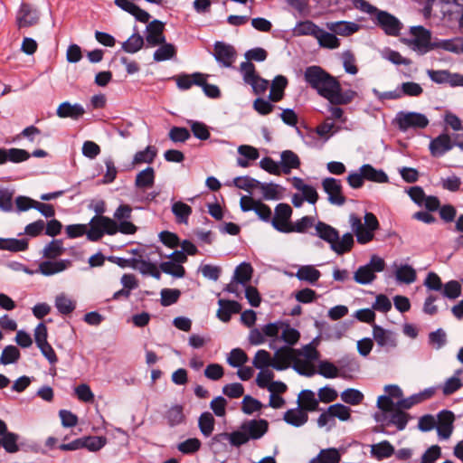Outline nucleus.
Masks as SVG:
<instances>
[{"instance_id": "nucleus-3", "label": "nucleus", "mask_w": 463, "mask_h": 463, "mask_svg": "<svg viewBox=\"0 0 463 463\" xmlns=\"http://www.w3.org/2000/svg\"><path fill=\"white\" fill-rule=\"evenodd\" d=\"M90 232L88 233V240L97 241L102 238L104 233L114 235L118 232L123 234H134L137 227L128 220L120 221L118 224L115 220L107 216L95 215L90 222Z\"/></svg>"}, {"instance_id": "nucleus-44", "label": "nucleus", "mask_w": 463, "mask_h": 463, "mask_svg": "<svg viewBox=\"0 0 463 463\" xmlns=\"http://www.w3.org/2000/svg\"><path fill=\"white\" fill-rule=\"evenodd\" d=\"M462 287L457 280H450L443 285L441 294L443 297L449 299H456L460 297Z\"/></svg>"}, {"instance_id": "nucleus-7", "label": "nucleus", "mask_w": 463, "mask_h": 463, "mask_svg": "<svg viewBox=\"0 0 463 463\" xmlns=\"http://www.w3.org/2000/svg\"><path fill=\"white\" fill-rule=\"evenodd\" d=\"M384 268V260L377 255H373L368 264L361 266L355 271L354 279L359 284H369L375 279V272H381Z\"/></svg>"}, {"instance_id": "nucleus-13", "label": "nucleus", "mask_w": 463, "mask_h": 463, "mask_svg": "<svg viewBox=\"0 0 463 463\" xmlns=\"http://www.w3.org/2000/svg\"><path fill=\"white\" fill-rule=\"evenodd\" d=\"M454 146H456L455 136L452 140V137L447 133H442L430 141L429 148L433 156L439 157L452 149Z\"/></svg>"}, {"instance_id": "nucleus-51", "label": "nucleus", "mask_w": 463, "mask_h": 463, "mask_svg": "<svg viewBox=\"0 0 463 463\" xmlns=\"http://www.w3.org/2000/svg\"><path fill=\"white\" fill-rule=\"evenodd\" d=\"M156 156V148L148 146L146 149L136 153L133 159V165H139L142 163H152Z\"/></svg>"}, {"instance_id": "nucleus-29", "label": "nucleus", "mask_w": 463, "mask_h": 463, "mask_svg": "<svg viewBox=\"0 0 463 463\" xmlns=\"http://www.w3.org/2000/svg\"><path fill=\"white\" fill-rule=\"evenodd\" d=\"M171 210L177 223H188V219L193 212L190 205L182 201H177L172 204Z\"/></svg>"}, {"instance_id": "nucleus-1", "label": "nucleus", "mask_w": 463, "mask_h": 463, "mask_svg": "<svg viewBox=\"0 0 463 463\" xmlns=\"http://www.w3.org/2000/svg\"><path fill=\"white\" fill-rule=\"evenodd\" d=\"M304 78L312 89L331 104H348L356 96V92L351 90L342 91L339 81L319 66L307 67L304 72Z\"/></svg>"}, {"instance_id": "nucleus-14", "label": "nucleus", "mask_w": 463, "mask_h": 463, "mask_svg": "<svg viewBox=\"0 0 463 463\" xmlns=\"http://www.w3.org/2000/svg\"><path fill=\"white\" fill-rule=\"evenodd\" d=\"M296 35H312L324 48L335 49L340 45L339 39L335 34L326 31H296Z\"/></svg>"}, {"instance_id": "nucleus-55", "label": "nucleus", "mask_w": 463, "mask_h": 463, "mask_svg": "<svg viewBox=\"0 0 463 463\" xmlns=\"http://www.w3.org/2000/svg\"><path fill=\"white\" fill-rule=\"evenodd\" d=\"M166 419L170 426L181 424L184 420L183 407L181 405L172 406L166 412Z\"/></svg>"}, {"instance_id": "nucleus-4", "label": "nucleus", "mask_w": 463, "mask_h": 463, "mask_svg": "<svg viewBox=\"0 0 463 463\" xmlns=\"http://www.w3.org/2000/svg\"><path fill=\"white\" fill-rule=\"evenodd\" d=\"M316 235L330 245L332 250L341 255L351 250L354 245V236L352 233H345L342 238L336 229L329 224L318 222L315 225Z\"/></svg>"}, {"instance_id": "nucleus-25", "label": "nucleus", "mask_w": 463, "mask_h": 463, "mask_svg": "<svg viewBox=\"0 0 463 463\" xmlns=\"http://www.w3.org/2000/svg\"><path fill=\"white\" fill-rule=\"evenodd\" d=\"M435 393L434 389L429 388L425 389L424 391L413 394L410 396L409 398L402 399L398 402L397 406L402 409H410L415 404H419L430 398H431Z\"/></svg>"}, {"instance_id": "nucleus-36", "label": "nucleus", "mask_w": 463, "mask_h": 463, "mask_svg": "<svg viewBox=\"0 0 463 463\" xmlns=\"http://www.w3.org/2000/svg\"><path fill=\"white\" fill-rule=\"evenodd\" d=\"M360 171L363 173L364 179L376 183H387L388 175L383 170H377L371 165H364Z\"/></svg>"}, {"instance_id": "nucleus-9", "label": "nucleus", "mask_w": 463, "mask_h": 463, "mask_svg": "<svg viewBox=\"0 0 463 463\" xmlns=\"http://www.w3.org/2000/svg\"><path fill=\"white\" fill-rule=\"evenodd\" d=\"M407 193L416 204L424 206L428 211L434 212L439 208V198L433 195L427 196L420 186H412Z\"/></svg>"}, {"instance_id": "nucleus-12", "label": "nucleus", "mask_w": 463, "mask_h": 463, "mask_svg": "<svg viewBox=\"0 0 463 463\" xmlns=\"http://www.w3.org/2000/svg\"><path fill=\"white\" fill-rule=\"evenodd\" d=\"M39 12L33 5L22 3L16 14V23L20 28L35 26L39 21Z\"/></svg>"}, {"instance_id": "nucleus-34", "label": "nucleus", "mask_w": 463, "mask_h": 463, "mask_svg": "<svg viewBox=\"0 0 463 463\" xmlns=\"http://www.w3.org/2000/svg\"><path fill=\"white\" fill-rule=\"evenodd\" d=\"M155 183V170L152 167H146L140 171L135 180V185L143 190L151 188Z\"/></svg>"}, {"instance_id": "nucleus-59", "label": "nucleus", "mask_w": 463, "mask_h": 463, "mask_svg": "<svg viewBox=\"0 0 463 463\" xmlns=\"http://www.w3.org/2000/svg\"><path fill=\"white\" fill-rule=\"evenodd\" d=\"M329 408V413L332 414L333 419L338 418L340 420H347L350 418V408L341 403H335Z\"/></svg>"}, {"instance_id": "nucleus-30", "label": "nucleus", "mask_w": 463, "mask_h": 463, "mask_svg": "<svg viewBox=\"0 0 463 463\" xmlns=\"http://www.w3.org/2000/svg\"><path fill=\"white\" fill-rule=\"evenodd\" d=\"M394 452V447L388 440H383L371 446V455L378 460L388 458Z\"/></svg>"}, {"instance_id": "nucleus-48", "label": "nucleus", "mask_w": 463, "mask_h": 463, "mask_svg": "<svg viewBox=\"0 0 463 463\" xmlns=\"http://www.w3.org/2000/svg\"><path fill=\"white\" fill-rule=\"evenodd\" d=\"M161 305L169 307L176 303L181 296V291L177 288H164L161 290Z\"/></svg>"}, {"instance_id": "nucleus-23", "label": "nucleus", "mask_w": 463, "mask_h": 463, "mask_svg": "<svg viewBox=\"0 0 463 463\" xmlns=\"http://www.w3.org/2000/svg\"><path fill=\"white\" fill-rule=\"evenodd\" d=\"M71 265V261L69 260H61L56 261H43L39 265V272L44 276H52L56 273L65 270Z\"/></svg>"}, {"instance_id": "nucleus-61", "label": "nucleus", "mask_w": 463, "mask_h": 463, "mask_svg": "<svg viewBox=\"0 0 463 463\" xmlns=\"http://www.w3.org/2000/svg\"><path fill=\"white\" fill-rule=\"evenodd\" d=\"M440 184L442 188L445 190L449 192H458L460 190L462 182L458 176L451 175L446 178H442Z\"/></svg>"}, {"instance_id": "nucleus-18", "label": "nucleus", "mask_w": 463, "mask_h": 463, "mask_svg": "<svg viewBox=\"0 0 463 463\" xmlns=\"http://www.w3.org/2000/svg\"><path fill=\"white\" fill-rule=\"evenodd\" d=\"M373 335L378 345L382 347L392 348L397 345L394 334L383 328L378 325H373Z\"/></svg>"}, {"instance_id": "nucleus-37", "label": "nucleus", "mask_w": 463, "mask_h": 463, "mask_svg": "<svg viewBox=\"0 0 463 463\" xmlns=\"http://www.w3.org/2000/svg\"><path fill=\"white\" fill-rule=\"evenodd\" d=\"M395 277L397 281L405 283V284H411L413 283L416 279V270L410 265H401L397 268L395 271Z\"/></svg>"}, {"instance_id": "nucleus-57", "label": "nucleus", "mask_w": 463, "mask_h": 463, "mask_svg": "<svg viewBox=\"0 0 463 463\" xmlns=\"http://www.w3.org/2000/svg\"><path fill=\"white\" fill-rule=\"evenodd\" d=\"M201 448V441L196 438L188 439L178 444L177 449L184 454H193Z\"/></svg>"}, {"instance_id": "nucleus-53", "label": "nucleus", "mask_w": 463, "mask_h": 463, "mask_svg": "<svg viewBox=\"0 0 463 463\" xmlns=\"http://www.w3.org/2000/svg\"><path fill=\"white\" fill-rule=\"evenodd\" d=\"M160 269L166 274L175 278H183L185 275V269L182 265L174 261H165L160 264Z\"/></svg>"}, {"instance_id": "nucleus-54", "label": "nucleus", "mask_w": 463, "mask_h": 463, "mask_svg": "<svg viewBox=\"0 0 463 463\" xmlns=\"http://www.w3.org/2000/svg\"><path fill=\"white\" fill-rule=\"evenodd\" d=\"M18 435L13 432L5 433L1 440L0 445L4 447V449L8 453H15L19 450V447L17 445Z\"/></svg>"}, {"instance_id": "nucleus-52", "label": "nucleus", "mask_w": 463, "mask_h": 463, "mask_svg": "<svg viewBox=\"0 0 463 463\" xmlns=\"http://www.w3.org/2000/svg\"><path fill=\"white\" fill-rule=\"evenodd\" d=\"M144 44V39L138 33H133L126 42L122 48L125 52L134 53L139 51Z\"/></svg>"}, {"instance_id": "nucleus-31", "label": "nucleus", "mask_w": 463, "mask_h": 463, "mask_svg": "<svg viewBox=\"0 0 463 463\" xmlns=\"http://www.w3.org/2000/svg\"><path fill=\"white\" fill-rule=\"evenodd\" d=\"M341 455L335 448L324 449L309 463H339Z\"/></svg>"}, {"instance_id": "nucleus-47", "label": "nucleus", "mask_w": 463, "mask_h": 463, "mask_svg": "<svg viewBox=\"0 0 463 463\" xmlns=\"http://www.w3.org/2000/svg\"><path fill=\"white\" fill-rule=\"evenodd\" d=\"M20 355V351L16 346L7 345L2 352L0 363L2 364H14L19 360Z\"/></svg>"}, {"instance_id": "nucleus-10", "label": "nucleus", "mask_w": 463, "mask_h": 463, "mask_svg": "<svg viewBox=\"0 0 463 463\" xmlns=\"http://www.w3.org/2000/svg\"><path fill=\"white\" fill-rule=\"evenodd\" d=\"M324 191L328 195V201L332 204L343 205L345 203V197L343 194L341 181L333 177H326L322 181Z\"/></svg>"}, {"instance_id": "nucleus-46", "label": "nucleus", "mask_w": 463, "mask_h": 463, "mask_svg": "<svg viewBox=\"0 0 463 463\" xmlns=\"http://www.w3.org/2000/svg\"><path fill=\"white\" fill-rule=\"evenodd\" d=\"M247 354L241 348H234L231 351L227 362L232 367H241L248 362Z\"/></svg>"}, {"instance_id": "nucleus-22", "label": "nucleus", "mask_w": 463, "mask_h": 463, "mask_svg": "<svg viewBox=\"0 0 463 463\" xmlns=\"http://www.w3.org/2000/svg\"><path fill=\"white\" fill-rule=\"evenodd\" d=\"M220 308L217 311V317L222 322H228L232 314L241 312V305L233 300L220 299L218 301Z\"/></svg>"}, {"instance_id": "nucleus-21", "label": "nucleus", "mask_w": 463, "mask_h": 463, "mask_svg": "<svg viewBox=\"0 0 463 463\" xmlns=\"http://www.w3.org/2000/svg\"><path fill=\"white\" fill-rule=\"evenodd\" d=\"M30 154L20 148H0V165L5 164L7 161L12 163H21L29 159Z\"/></svg>"}, {"instance_id": "nucleus-16", "label": "nucleus", "mask_w": 463, "mask_h": 463, "mask_svg": "<svg viewBox=\"0 0 463 463\" xmlns=\"http://www.w3.org/2000/svg\"><path fill=\"white\" fill-rule=\"evenodd\" d=\"M296 352V349L288 346L279 348L272 357V367L277 371L286 370L292 364Z\"/></svg>"}, {"instance_id": "nucleus-11", "label": "nucleus", "mask_w": 463, "mask_h": 463, "mask_svg": "<svg viewBox=\"0 0 463 463\" xmlns=\"http://www.w3.org/2000/svg\"><path fill=\"white\" fill-rule=\"evenodd\" d=\"M397 122L401 130H407L410 128H424L429 124L426 116L416 112L399 113Z\"/></svg>"}, {"instance_id": "nucleus-35", "label": "nucleus", "mask_w": 463, "mask_h": 463, "mask_svg": "<svg viewBox=\"0 0 463 463\" xmlns=\"http://www.w3.org/2000/svg\"><path fill=\"white\" fill-rule=\"evenodd\" d=\"M287 85L288 80L286 77L282 75L275 77V79L272 81L269 92L270 100L277 102L282 99L284 96V90L286 89Z\"/></svg>"}, {"instance_id": "nucleus-39", "label": "nucleus", "mask_w": 463, "mask_h": 463, "mask_svg": "<svg viewBox=\"0 0 463 463\" xmlns=\"http://www.w3.org/2000/svg\"><path fill=\"white\" fill-rule=\"evenodd\" d=\"M214 418L212 413L206 411L201 414L198 420V426L204 437H210L214 430Z\"/></svg>"}, {"instance_id": "nucleus-40", "label": "nucleus", "mask_w": 463, "mask_h": 463, "mask_svg": "<svg viewBox=\"0 0 463 463\" xmlns=\"http://www.w3.org/2000/svg\"><path fill=\"white\" fill-rule=\"evenodd\" d=\"M55 307L60 313L68 315L73 312L76 307V303L66 295L60 294L55 298Z\"/></svg>"}, {"instance_id": "nucleus-8", "label": "nucleus", "mask_w": 463, "mask_h": 463, "mask_svg": "<svg viewBox=\"0 0 463 463\" xmlns=\"http://www.w3.org/2000/svg\"><path fill=\"white\" fill-rule=\"evenodd\" d=\"M292 208L288 203H279L275 208L270 222L274 229L283 233H290Z\"/></svg>"}, {"instance_id": "nucleus-42", "label": "nucleus", "mask_w": 463, "mask_h": 463, "mask_svg": "<svg viewBox=\"0 0 463 463\" xmlns=\"http://www.w3.org/2000/svg\"><path fill=\"white\" fill-rule=\"evenodd\" d=\"M0 248L13 252L23 251L28 248V241L25 239H7L2 241Z\"/></svg>"}, {"instance_id": "nucleus-2", "label": "nucleus", "mask_w": 463, "mask_h": 463, "mask_svg": "<svg viewBox=\"0 0 463 463\" xmlns=\"http://www.w3.org/2000/svg\"><path fill=\"white\" fill-rule=\"evenodd\" d=\"M411 49L426 52L434 47H439L455 53H463V38H454L431 43L430 31H409V35L401 39Z\"/></svg>"}, {"instance_id": "nucleus-38", "label": "nucleus", "mask_w": 463, "mask_h": 463, "mask_svg": "<svg viewBox=\"0 0 463 463\" xmlns=\"http://www.w3.org/2000/svg\"><path fill=\"white\" fill-rule=\"evenodd\" d=\"M317 373L325 378L346 377L345 373H340V370L329 361H321L318 364Z\"/></svg>"}, {"instance_id": "nucleus-32", "label": "nucleus", "mask_w": 463, "mask_h": 463, "mask_svg": "<svg viewBox=\"0 0 463 463\" xmlns=\"http://www.w3.org/2000/svg\"><path fill=\"white\" fill-rule=\"evenodd\" d=\"M296 277L301 281H306L309 284L314 285L317 282V280L321 277V273L314 266L305 265V266H301L298 269V271L296 273Z\"/></svg>"}, {"instance_id": "nucleus-15", "label": "nucleus", "mask_w": 463, "mask_h": 463, "mask_svg": "<svg viewBox=\"0 0 463 463\" xmlns=\"http://www.w3.org/2000/svg\"><path fill=\"white\" fill-rule=\"evenodd\" d=\"M214 57L224 67H231L236 59L235 49L229 44L217 42L214 44Z\"/></svg>"}, {"instance_id": "nucleus-20", "label": "nucleus", "mask_w": 463, "mask_h": 463, "mask_svg": "<svg viewBox=\"0 0 463 463\" xmlns=\"http://www.w3.org/2000/svg\"><path fill=\"white\" fill-rule=\"evenodd\" d=\"M84 113L85 109L81 105L71 104L68 101L62 102L56 110V114L59 118H71L74 120L81 118Z\"/></svg>"}, {"instance_id": "nucleus-41", "label": "nucleus", "mask_w": 463, "mask_h": 463, "mask_svg": "<svg viewBox=\"0 0 463 463\" xmlns=\"http://www.w3.org/2000/svg\"><path fill=\"white\" fill-rule=\"evenodd\" d=\"M252 276V268L249 263H241L240 264L235 271L233 279L236 282H240V284L245 285L249 282Z\"/></svg>"}, {"instance_id": "nucleus-43", "label": "nucleus", "mask_w": 463, "mask_h": 463, "mask_svg": "<svg viewBox=\"0 0 463 463\" xmlns=\"http://www.w3.org/2000/svg\"><path fill=\"white\" fill-rule=\"evenodd\" d=\"M64 252L63 243L61 240H53L43 249V257L46 259H56Z\"/></svg>"}, {"instance_id": "nucleus-45", "label": "nucleus", "mask_w": 463, "mask_h": 463, "mask_svg": "<svg viewBox=\"0 0 463 463\" xmlns=\"http://www.w3.org/2000/svg\"><path fill=\"white\" fill-rule=\"evenodd\" d=\"M176 54L175 47L171 43H164L155 52L154 60L156 61H163L170 60Z\"/></svg>"}, {"instance_id": "nucleus-5", "label": "nucleus", "mask_w": 463, "mask_h": 463, "mask_svg": "<svg viewBox=\"0 0 463 463\" xmlns=\"http://www.w3.org/2000/svg\"><path fill=\"white\" fill-rule=\"evenodd\" d=\"M364 223L354 213L349 215V223L359 244H366L374 239V232L380 228V223L373 213L364 214Z\"/></svg>"}, {"instance_id": "nucleus-60", "label": "nucleus", "mask_w": 463, "mask_h": 463, "mask_svg": "<svg viewBox=\"0 0 463 463\" xmlns=\"http://www.w3.org/2000/svg\"><path fill=\"white\" fill-rule=\"evenodd\" d=\"M169 138L173 142H184L190 138L191 135L187 128L181 127H173L169 133Z\"/></svg>"}, {"instance_id": "nucleus-27", "label": "nucleus", "mask_w": 463, "mask_h": 463, "mask_svg": "<svg viewBox=\"0 0 463 463\" xmlns=\"http://www.w3.org/2000/svg\"><path fill=\"white\" fill-rule=\"evenodd\" d=\"M299 409L304 411H314L318 409V400L315 392L310 390H304L298 395Z\"/></svg>"}, {"instance_id": "nucleus-24", "label": "nucleus", "mask_w": 463, "mask_h": 463, "mask_svg": "<svg viewBox=\"0 0 463 463\" xmlns=\"http://www.w3.org/2000/svg\"><path fill=\"white\" fill-rule=\"evenodd\" d=\"M292 368L299 374L308 377L317 373L313 362L298 355V351L294 354V358L292 359Z\"/></svg>"}, {"instance_id": "nucleus-19", "label": "nucleus", "mask_w": 463, "mask_h": 463, "mask_svg": "<svg viewBox=\"0 0 463 463\" xmlns=\"http://www.w3.org/2000/svg\"><path fill=\"white\" fill-rule=\"evenodd\" d=\"M269 424L265 420H251L242 424L241 429L246 431L250 439H260L268 431Z\"/></svg>"}, {"instance_id": "nucleus-63", "label": "nucleus", "mask_w": 463, "mask_h": 463, "mask_svg": "<svg viewBox=\"0 0 463 463\" xmlns=\"http://www.w3.org/2000/svg\"><path fill=\"white\" fill-rule=\"evenodd\" d=\"M75 394L78 399L84 402H92L94 401V394L90 386L86 383H81L75 388Z\"/></svg>"}, {"instance_id": "nucleus-17", "label": "nucleus", "mask_w": 463, "mask_h": 463, "mask_svg": "<svg viewBox=\"0 0 463 463\" xmlns=\"http://www.w3.org/2000/svg\"><path fill=\"white\" fill-rule=\"evenodd\" d=\"M454 415L451 411H443L438 416L437 431L439 438L447 439L453 430Z\"/></svg>"}, {"instance_id": "nucleus-58", "label": "nucleus", "mask_w": 463, "mask_h": 463, "mask_svg": "<svg viewBox=\"0 0 463 463\" xmlns=\"http://www.w3.org/2000/svg\"><path fill=\"white\" fill-rule=\"evenodd\" d=\"M341 399L345 402L352 405L359 404L363 399V393L355 389H347L341 393Z\"/></svg>"}, {"instance_id": "nucleus-6", "label": "nucleus", "mask_w": 463, "mask_h": 463, "mask_svg": "<svg viewBox=\"0 0 463 463\" xmlns=\"http://www.w3.org/2000/svg\"><path fill=\"white\" fill-rule=\"evenodd\" d=\"M355 6L368 14H370L372 21L382 29H402V24L394 15L386 11L379 10L377 7L371 5L365 0H356Z\"/></svg>"}, {"instance_id": "nucleus-33", "label": "nucleus", "mask_w": 463, "mask_h": 463, "mask_svg": "<svg viewBox=\"0 0 463 463\" xmlns=\"http://www.w3.org/2000/svg\"><path fill=\"white\" fill-rule=\"evenodd\" d=\"M283 419L287 423L290 425H293L295 427H300L307 421L308 415L306 411H302L301 409L296 408L288 410L284 413Z\"/></svg>"}, {"instance_id": "nucleus-28", "label": "nucleus", "mask_w": 463, "mask_h": 463, "mask_svg": "<svg viewBox=\"0 0 463 463\" xmlns=\"http://www.w3.org/2000/svg\"><path fill=\"white\" fill-rule=\"evenodd\" d=\"M176 84L181 90H188L193 85H202L204 83V74L195 72L194 74H183L175 78Z\"/></svg>"}, {"instance_id": "nucleus-64", "label": "nucleus", "mask_w": 463, "mask_h": 463, "mask_svg": "<svg viewBox=\"0 0 463 463\" xmlns=\"http://www.w3.org/2000/svg\"><path fill=\"white\" fill-rule=\"evenodd\" d=\"M440 455L441 450L439 446L433 445L424 452L420 463H434Z\"/></svg>"}, {"instance_id": "nucleus-56", "label": "nucleus", "mask_w": 463, "mask_h": 463, "mask_svg": "<svg viewBox=\"0 0 463 463\" xmlns=\"http://www.w3.org/2000/svg\"><path fill=\"white\" fill-rule=\"evenodd\" d=\"M315 223V219L312 216H304L291 224L290 232L304 233Z\"/></svg>"}, {"instance_id": "nucleus-26", "label": "nucleus", "mask_w": 463, "mask_h": 463, "mask_svg": "<svg viewBox=\"0 0 463 463\" xmlns=\"http://www.w3.org/2000/svg\"><path fill=\"white\" fill-rule=\"evenodd\" d=\"M280 168L285 175H289L292 169H298L300 166L298 156L291 150H285L281 153Z\"/></svg>"}, {"instance_id": "nucleus-49", "label": "nucleus", "mask_w": 463, "mask_h": 463, "mask_svg": "<svg viewBox=\"0 0 463 463\" xmlns=\"http://www.w3.org/2000/svg\"><path fill=\"white\" fill-rule=\"evenodd\" d=\"M82 443V449L86 448L90 451L99 450L106 444V439L98 436H89L80 438Z\"/></svg>"}, {"instance_id": "nucleus-62", "label": "nucleus", "mask_w": 463, "mask_h": 463, "mask_svg": "<svg viewBox=\"0 0 463 463\" xmlns=\"http://www.w3.org/2000/svg\"><path fill=\"white\" fill-rule=\"evenodd\" d=\"M224 374L223 367L219 364H211L206 366L204 375L212 381L220 380Z\"/></svg>"}, {"instance_id": "nucleus-50", "label": "nucleus", "mask_w": 463, "mask_h": 463, "mask_svg": "<svg viewBox=\"0 0 463 463\" xmlns=\"http://www.w3.org/2000/svg\"><path fill=\"white\" fill-rule=\"evenodd\" d=\"M252 364L258 369H264L272 366V357L266 350H259L252 360Z\"/></svg>"}]
</instances>
